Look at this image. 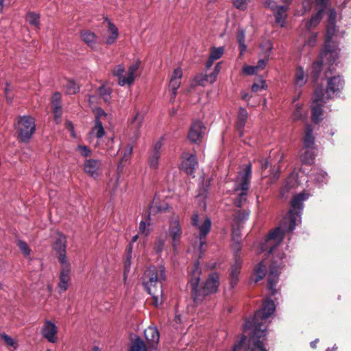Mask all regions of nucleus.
I'll use <instances>...</instances> for the list:
<instances>
[{
    "mask_svg": "<svg viewBox=\"0 0 351 351\" xmlns=\"http://www.w3.org/2000/svg\"><path fill=\"white\" fill-rule=\"evenodd\" d=\"M285 258L283 252H279L274 257L269 265L267 279L269 296L263 302V308L255 313L252 319H247L243 325L245 332L252 330L248 347L245 351H267L263 344L267 335V320L276 311V305L272 297L278 293L276 286L278 282L281 269L285 266L283 261Z\"/></svg>",
    "mask_w": 351,
    "mask_h": 351,
    "instance_id": "1",
    "label": "nucleus"
},
{
    "mask_svg": "<svg viewBox=\"0 0 351 351\" xmlns=\"http://www.w3.org/2000/svg\"><path fill=\"white\" fill-rule=\"evenodd\" d=\"M310 194L306 192H301L294 195L291 201V208L287 215L282 221L280 227L273 230L268 234V239L276 240L280 242L282 240L285 232H292L297 224L301 222V215L304 209V202L307 200Z\"/></svg>",
    "mask_w": 351,
    "mask_h": 351,
    "instance_id": "2",
    "label": "nucleus"
},
{
    "mask_svg": "<svg viewBox=\"0 0 351 351\" xmlns=\"http://www.w3.org/2000/svg\"><path fill=\"white\" fill-rule=\"evenodd\" d=\"M200 276L199 263L195 262L189 280L191 297L195 304L201 303L205 297L216 293L219 285V277L216 273L210 274L203 285L199 284Z\"/></svg>",
    "mask_w": 351,
    "mask_h": 351,
    "instance_id": "3",
    "label": "nucleus"
},
{
    "mask_svg": "<svg viewBox=\"0 0 351 351\" xmlns=\"http://www.w3.org/2000/svg\"><path fill=\"white\" fill-rule=\"evenodd\" d=\"M165 278V269L162 265L149 267L144 273L143 284L152 296L153 304L156 306L163 303L162 282Z\"/></svg>",
    "mask_w": 351,
    "mask_h": 351,
    "instance_id": "4",
    "label": "nucleus"
},
{
    "mask_svg": "<svg viewBox=\"0 0 351 351\" xmlns=\"http://www.w3.org/2000/svg\"><path fill=\"white\" fill-rule=\"evenodd\" d=\"M251 177L252 165L248 163L235 178L234 190L237 193V195L234 200V204L238 208L242 207L247 201Z\"/></svg>",
    "mask_w": 351,
    "mask_h": 351,
    "instance_id": "5",
    "label": "nucleus"
},
{
    "mask_svg": "<svg viewBox=\"0 0 351 351\" xmlns=\"http://www.w3.org/2000/svg\"><path fill=\"white\" fill-rule=\"evenodd\" d=\"M338 49H330L328 43L324 45V49L321 52L319 60L314 62L312 64V73H313L315 80H317L321 73L323 63L325 60L328 64V72H332L334 69V64L339 58ZM328 71L326 72V73Z\"/></svg>",
    "mask_w": 351,
    "mask_h": 351,
    "instance_id": "6",
    "label": "nucleus"
},
{
    "mask_svg": "<svg viewBox=\"0 0 351 351\" xmlns=\"http://www.w3.org/2000/svg\"><path fill=\"white\" fill-rule=\"evenodd\" d=\"M16 130L20 140L27 143L36 131L34 119L30 116L20 117L16 125Z\"/></svg>",
    "mask_w": 351,
    "mask_h": 351,
    "instance_id": "7",
    "label": "nucleus"
},
{
    "mask_svg": "<svg viewBox=\"0 0 351 351\" xmlns=\"http://www.w3.org/2000/svg\"><path fill=\"white\" fill-rule=\"evenodd\" d=\"M328 99L325 97L324 88L322 86L317 87L313 96V102L311 104L312 121L315 123H318L322 119L323 105Z\"/></svg>",
    "mask_w": 351,
    "mask_h": 351,
    "instance_id": "8",
    "label": "nucleus"
},
{
    "mask_svg": "<svg viewBox=\"0 0 351 351\" xmlns=\"http://www.w3.org/2000/svg\"><path fill=\"white\" fill-rule=\"evenodd\" d=\"M191 222L193 226L198 228L199 231V251L202 252V247L206 244V237L208 234L211 228V220L209 217H206L201 225H199V215L197 213L193 215L191 217Z\"/></svg>",
    "mask_w": 351,
    "mask_h": 351,
    "instance_id": "9",
    "label": "nucleus"
},
{
    "mask_svg": "<svg viewBox=\"0 0 351 351\" xmlns=\"http://www.w3.org/2000/svg\"><path fill=\"white\" fill-rule=\"evenodd\" d=\"M182 230L180 220L178 216H172L169 219V226L167 232V236L171 239V243L173 249L180 243Z\"/></svg>",
    "mask_w": 351,
    "mask_h": 351,
    "instance_id": "10",
    "label": "nucleus"
},
{
    "mask_svg": "<svg viewBox=\"0 0 351 351\" xmlns=\"http://www.w3.org/2000/svg\"><path fill=\"white\" fill-rule=\"evenodd\" d=\"M66 238L65 235L58 232L53 244V250L58 254V260L62 265L67 263L66 256Z\"/></svg>",
    "mask_w": 351,
    "mask_h": 351,
    "instance_id": "11",
    "label": "nucleus"
},
{
    "mask_svg": "<svg viewBox=\"0 0 351 351\" xmlns=\"http://www.w3.org/2000/svg\"><path fill=\"white\" fill-rule=\"evenodd\" d=\"M343 85L344 81L339 75L330 77L327 82L326 98L328 99L337 96L343 88Z\"/></svg>",
    "mask_w": 351,
    "mask_h": 351,
    "instance_id": "12",
    "label": "nucleus"
},
{
    "mask_svg": "<svg viewBox=\"0 0 351 351\" xmlns=\"http://www.w3.org/2000/svg\"><path fill=\"white\" fill-rule=\"evenodd\" d=\"M164 137H161L156 141L148 156V165L151 169L156 170L158 168L159 159L161 155V149L163 145Z\"/></svg>",
    "mask_w": 351,
    "mask_h": 351,
    "instance_id": "13",
    "label": "nucleus"
},
{
    "mask_svg": "<svg viewBox=\"0 0 351 351\" xmlns=\"http://www.w3.org/2000/svg\"><path fill=\"white\" fill-rule=\"evenodd\" d=\"M206 128L199 121H193L188 134V138L192 143H197L200 140L205 132Z\"/></svg>",
    "mask_w": 351,
    "mask_h": 351,
    "instance_id": "14",
    "label": "nucleus"
},
{
    "mask_svg": "<svg viewBox=\"0 0 351 351\" xmlns=\"http://www.w3.org/2000/svg\"><path fill=\"white\" fill-rule=\"evenodd\" d=\"M62 267L60 272V281L58 285L59 293L64 292L69 287L71 281V265L67 262L64 265H62Z\"/></svg>",
    "mask_w": 351,
    "mask_h": 351,
    "instance_id": "15",
    "label": "nucleus"
},
{
    "mask_svg": "<svg viewBox=\"0 0 351 351\" xmlns=\"http://www.w3.org/2000/svg\"><path fill=\"white\" fill-rule=\"evenodd\" d=\"M144 335L146 339L150 351H155L160 339V334L156 327L149 326L144 331Z\"/></svg>",
    "mask_w": 351,
    "mask_h": 351,
    "instance_id": "16",
    "label": "nucleus"
},
{
    "mask_svg": "<svg viewBox=\"0 0 351 351\" xmlns=\"http://www.w3.org/2000/svg\"><path fill=\"white\" fill-rule=\"evenodd\" d=\"M241 265V258L237 252H234V263L231 265L230 274V284L232 288H234L237 285Z\"/></svg>",
    "mask_w": 351,
    "mask_h": 351,
    "instance_id": "17",
    "label": "nucleus"
},
{
    "mask_svg": "<svg viewBox=\"0 0 351 351\" xmlns=\"http://www.w3.org/2000/svg\"><path fill=\"white\" fill-rule=\"evenodd\" d=\"M101 162L96 159H86L84 163V171L91 177L96 178L101 174Z\"/></svg>",
    "mask_w": 351,
    "mask_h": 351,
    "instance_id": "18",
    "label": "nucleus"
},
{
    "mask_svg": "<svg viewBox=\"0 0 351 351\" xmlns=\"http://www.w3.org/2000/svg\"><path fill=\"white\" fill-rule=\"evenodd\" d=\"M57 332L58 328L56 324L49 320H46L42 329L43 337L49 342L54 343L58 340Z\"/></svg>",
    "mask_w": 351,
    "mask_h": 351,
    "instance_id": "19",
    "label": "nucleus"
},
{
    "mask_svg": "<svg viewBox=\"0 0 351 351\" xmlns=\"http://www.w3.org/2000/svg\"><path fill=\"white\" fill-rule=\"evenodd\" d=\"M250 211L248 209H239L234 212L232 216V227H243L245 223L248 220Z\"/></svg>",
    "mask_w": 351,
    "mask_h": 351,
    "instance_id": "20",
    "label": "nucleus"
},
{
    "mask_svg": "<svg viewBox=\"0 0 351 351\" xmlns=\"http://www.w3.org/2000/svg\"><path fill=\"white\" fill-rule=\"evenodd\" d=\"M197 165L196 157L193 154L183 156L182 169L189 175H193Z\"/></svg>",
    "mask_w": 351,
    "mask_h": 351,
    "instance_id": "21",
    "label": "nucleus"
},
{
    "mask_svg": "<svg viewBox=\"0 0 351 351\" xmlns=\"http://www.w3.org/2000/svg\"><path fill=\"white\" fill-rule=\"evenodd\" d=\"M313 127L307 124L304 130V135L303 137L304 149H315V136L313 134Z\"/></svg>",
    "mask_w": 351,
    "mask_h": 351,
    "instance_id": "22",
    "label": "nucleus"
},
{
    "mask_svg": "<svg viewBox=\"0 0 351 351\" xmlns=\"http://www.w3.org/2000/svg\"><path fill=\"white\" fill-rule=\"evenodd\" d=\"M269 158L271 159L272 163L274 164L273 167L271 169L273 178L277 179L280 174V167H276V164L281 162L284 159V154L278 150L274 153H271L269 156Z\"/></svg>",
    "mask_w": 351,
    "mask_h": 351,
    "instance_id": "23",
    "label": "nucleus"
},
{
    "mask_svg": "<svg viewBox=\"0 0 351 351\" xmlns=\"http://www.w3.org/2000/svg\"><path fill=\"white\" fill-rule=\"evenodd\" d=\"M248 113L243 108H240L238 113L237 121V130L239 133V136H242L244 132V128L247 121Z\"/></svg>",
    "mask_w": 351,
    "mask_h": 351,
    "instance_id": "24",
    "label": "nucleus"
},
{
    "mask_svg": "<svg viewBox=\"0 0 351 351\" xmlns=\"http://www.w3.org/2000/svg\"><path fill=\"white\" fill-rule=\"evenodd\" d=\"M141 62L139 60L133 63L130 66L127 71L128 80L122 79L120 82V86H123L125 85H131L134 80V74L140 66Z\"/></svg>",
    "mask_w": 351,
    "mask_h": 351,
    "instance_id": "25",
    "label": "nucleus"
},
{
    "mask_svg": "<svg viewBox=\"0 0 351 351\" xmlns=\"http://www.w3.org/2000/svg\"><path fill=\"white\" fill-rule=\"evenodd\" d=\"M288 10V5H279L274 11H273L276 22L280 24L282 27L285 24L287 12Z\"/></svg>",
    "mask_w": 351,
    "mask_h": 351,
    "instance_id": "26",
    "label": "nucleus"
},
{
    "mask_svg": "<svg viewBox=\"0 0 351 351\" xmlns=\"http://www.w3.org/2000/svg\"><path fill=\"white\" fill-rule=\"evenodd\" d=\"M61 95L59 93H55L51 98V105L54 113L55 120L57 121L61 117Z\"/></svg>",
    "mask_w": 351,
    "mask_h": 351,
    "instance_id": "27",
    "label": "nucleus"
},
{
    "mask_svg": "<svg viewBox=\"0 0 351 351\" xmlns=\"http://www.w3.org/2000/svg\"><path fill=\"white\" fill-rule=\"evenodd\" d=\"M243 227H232V240L234 241V243L233 245V248L234 250V252H239L241 250V229Z\"/></svg>",
    "mask_w": 351,
    "mask_h": 351,
    "instance_id": "28",
    "label": "nucleus"
},
{
    "mask_svg": "<svg viewBox=\"0 0 351 351\" xmlns=\"http://www.w3.org/2000/svg\"><path fill=\"white\" fill-rule=\"evenodd\" d=\"M300 160L304 164H312L315 160L314 149H304L302 148L300 155Z\"/></svg>",
    "mask_w": 351,
    "mask_h": 351,
    "instance_id": "29",
    "label": "nucleus"
},
{
    "mask_svg": "<svg viewBox=\"0 0 351 351\" xmlns=\"http://www.w3.org/2000/svg\"><path fill=\"white\" fill-rule=\"evenodd\" d=\"M315 183L322 185L326 184L328 180V176L326 172L322 169H318L311 175Z\"/></svg>",
    "mask_w": 351,
    "mask_h": 351,
    "instance_id": "30",
    "label": "nucleus"
},
{
    "mask_svg": "<svg viewBox=\"0 0 351 351\" xmlns=\"http://www.w3.org/2000/svg\"><path fill=\"white\" fill-rule=\"evenodd\" d=\"M90 134L94 135L97 138H101L105 135V130L101 121L99 119L95 120V125Z\"/></svg>",
    "mask_w": 351,
    "mask_h": 351,
    "instance_id": "31",
    "label": "nucleus"
},
{
    "mask_svg": "<svg viewBox=\"0 0 351 351\" xmlns=\"http://www.w3.org/2000/svg\"><path fill=\"white\" fill-rule=\"evenodd\" d=\"M307 75H305L303 69L298 66L295 72V84L298 87H301L306 84Z\"/></svg>",
    "mask_w": 351,
    "mask_h": 351,
    "instance_id": "32",
    "label": "nucleus"
},
{
    "mask_svg": "<svg viewBox=\"0 0 351 351\" xmlns=\"http://www.w3.org/2000/svg\"><path fill=\"white\" fill-rule=\"evenodd\" d=\"M266 274V266L263 261L260 262L254 269V282L256 283L261 280Z\"/></svg>",
    "mask_w": 351,
    "mask_h": 351,
    "instance_id": "33",
    "label": "nucleus"
},
{
    "mask_svg": "<svg viewBox=\"0 0 351 351\" xmlns=\"http://www.w3.org/2000/svg\"><path fill=\"white\" fill-rule=\"evenodd\" d=\"M112 75L118 77V84L120 85V82L122 79L128 80V75L125 73V67L122 64L116 66L112 71Z\"/></svg>",
    "mask_w": 351,
    "mask_h": 351,
    "instance_id": "34",
    "label": "nucleus"
},
{
    "mask_svg": "<svg viewBox=\"0 0 351 351\" xmlns=\"http://www.w3.org/2000/svg\"><path fill=\"white\" fill-rule=\"evenodd\" d=\"M80 36L82 40L89 46H92L95 43L96 35L89 30L82 31Z\"/></svg>",
    "mask_w": 351,
    "mask_h": 351,
    "instance_id": "35",
    "label": "nucleus"
},
{
    "mask_svg": "<svg viewBox=\"0 0 351 351\" xmlns=\"http://www.w3.org/2000/svg\"><path fill=\"white\" fill-rule=\"evenodd\" d=\"M130 351H147L144 341L136 337L131 343Z\"/></svg>",
    "mask_w": 351,
    "mask_h": 351,
    "instance_id": "36",
    "label": "nucleus"
},
{
    "mask_svg": "<svg viewBox=\"0 0 351 351\" xmlns=\"http://www.w3.org/2000/svg\"><path fill=\"white\" fill-rule=\"evenodd\" d=\"M324 14V11H322L320 10H317V12L313 16L309 21L306 23V28L308 29H310L313 27L316 26L321 21L322 16Z\"/></svg>",
    "mask_w": 351,
    "mask_h": 351,
    "instance_id": "37",
    "label": "nucleus"
},
{
    "mask_svg": "<svg viewBox=\"0 0 351 351\" xmlns=\"http://www.w3.org/2000/svg\"><path fill=\"white\" fill-rule=\"evenodd\" d=\"M98 93L106 103H110L112 89L106 86H101L98 89Z\"/></svg>",
    "mask_w": 351,
    "mask_h": 351,
    "instance_id": "38",
    "label": "nucleus"
},
{
    "mask_svg": "<svg viewBox=\"0 0 351 351\" xmlns=\"http://www.w3.org/2000/svg\"><path fill=\"white\" fill-rule=\"evenodd\" d=\"M64 88L66 94L74 95L80 90V86L73 80H68Z\"/></svg>",
    "mask_w": 351,
    "mask_h": 351,
    "instance_id": "39",
    "label": "nucleus"
},
{
    "mask_svg": "<svg viewBox=\"0 0 351 351\" xmlns=\"http://www.w3.org/2000/svg\"><path fill=\"white\" fill-rule=\"evenodd\" d=\"M335 32V23H328L327 25V32H326V40L325 41V45L328 43L329 45L330 49H335L332 48L330 45V40L332 39L333 35Z\"/></svg>",
    "mask_w": 351,
    "mask_h": 351,
    "instance_id": "40",
    "label": "nucleus"
},
{
    "mask_svg": "<svg viewBox=\"0 0 351 351\" xmlns=\"http://www.w3.org/2000/svg\"><path fill=\"white\" fill-rule=\"evenodd\" d=\"M40 16L35 12H29L26 16V21L30 25L34 26L36 28H39L40 24Z\"/></svg>",
    "mask_w": 351,
    "mask_h": 351,
    "instance_id": "41",
    "label": "nucleus"
},
{
    "mask_svg": "<svg viewBox=\"0 0 351 351\" xmlns=\"http://www.w3.org/2000/svg\"><path fill=\"white\" fill-rule=\"evenodd\" d=\"M195 83L197 85L199 86H205L206 82L210 83V77L208 75L204 74V73H199L194 78Z\"/></svg>",
    "mask_w": 351,
    "mask_h": 351,
    "instance_id": "42",
    "label": "nucleus"
},
{
    "mask_svg": "<svg viewBox=\"0 0 351 351\" xmlns=\"http://www.w3.org/2000/svg\"><path fill=\"white\" fill-rule=\"evenodd\" d=\"M237 40L239 44L241 51L245 50L246 47L245 45V31L243 29H239L237 32Z\"/></svg>",
    "mask_w": 351,
    "mask_h": 351,
    "instance_id": "43",
    "label": "nucleus"
},
{
    "mask_svg": "<svg viewBox=\"0 0 351 351\" xmlns=\"http://www.w3.org/2000/svg\"><path fill=\"white\" fill-rule=\"evenodd\" d=\"M119 180V176L116 175L114 177L110 178L108 183V189L112 192H115L118 189V184Z\"/></svg>",
    "mask_w": 351,
    "mask_h": 351,
    "instance_id": "44",
    "label": "nucleus"
},
{
    "mask_svg": "<svg viewBox=\"0 0 351 351\" xmlns=\"http://www.w3.org/2000/svg\"><path fill=\"white\" fill-rule=\"evenodd\" d=\"M223 47H213L211 49L210 57L212 58V59L214 60H218L219 59L223 53Z\"/></svg>",
    "mask_w": 351,
    "mask_h": 351,
    "instance_id": "45",
    "label": "nucleus"
},
{
    "mask_svg": "<svg viewBox=\"0 0 351 351\" xmlns=\"http://www.w3.org/2000/svg\"><path fill=\"white\" fill-rule=\"evenodd\" d=\"M17 245L25 256H28L30 255L31 250L29 247L28 245L26 243V242L23 241H19Z\"/></svg>",
    "mask_w": 351,
    "mask_h": 351,
    "instance_id": "46",
    "label": "nucleus"
},
{
    "mask_svg": "<svg viewBox=\"0 0 351 351\" xmlns=\"http://www.w3.org/2000/svg\"><path fill=\"white\" fill-rule=\"evenodd\" d=\"M127 255L126 258L124 262V272H128L130 268L131 265V258H132V247L130 246V247L127 250Z\"/></svg>",
    "mask_w": 351,
    "mask_h": 351,
    "instance_id": "47",
    "label": "nucleus"
},
{
    "mask_svg": "<svg viewBox=\"0 0 351 351\" xmlns=\"http://www.w3.org/2000/svg\"><path fill=\"white\" fill-rule=\"evenodd\" d=\"M267 87V84L265 81L261 80L258 82L254 83L252 85L251 89L253 92L256 93L260 90L265 89Z\"/></svg>",
    "mask_w": 351,
    "mask_h": 351,
    "instance_id": "48",
    "label": "nucleus"
},
{
    "mask_svg": "<svg viewBox=\"0 0 351 351\" xmlns=\"http://www.w3.org/2000/svg\"><path fill=\"white\" fill-rule=\"evenodd\" d=\"M181 84L180 80H170L169 86L171 88L172 95L173 97H176L177 90L180 88Z\"/></svg>",
    "mask_w": 351,
    "mask_h": 351,
    "instance_id": "49",
    "label": "nucleus"
},
{
    "mask_svg": "<svg viewBox=\"0 0 351 351\" xmlns=\"http://www.w3.org/2000/svg\"><path fill=\"white\" fill-rule=\"evenodd\" d=\"M77 150L84 157H88L90 156L92 154V151L87 146L85 145H78L77 147Z\"/></svg>",
    "mask_w": 351,
    "mask_h": 351,
    "instance_id": "50",
    "label": "nucleus"
},
{
    "mask_svg": "<svg viewBox=\"0 0 351 351\" xmlns=\"http://www.w3.org/2000/svg\"><path fill=\"white\" fill-rule=\"evenodd\" d=\"M220 69H221V65H220V63L219 62L215 66L213 71L210 74L208 75L209 77H210V84L213 83L215 81L217 76L218 75L219 73L220 72Z\"/></svg>",
    "mask_w": 351,
    "mask_h": 351,
    "instance_id": "51",
    "label": "nucleus"
},
{
    "mask_svg": "<svg viewBox=\"0 0 351 351\" xmlns=\"http://www.w3.org/2000/svg\"><path fill=\"white\" fill-rule=\"evenodd\" d=\"M233 5L235 8L241 10H245L247 7V0H233Z\"/></svg>",
    "mask_w": 351,
    "mask_h": 351,
    "instance_id": "52",
    "label": "nucleus"
},
{
    "mask_svg": "<svg viewBox=\"0 0 351 351\" xmlns=\"http://www.w3.org/2000/svg\"><path fill=\"white\" fill-rule=\"evenodd\" d=\"M328 2V0H313L316 8L324 12L327 7Z\"/></svg>",
    "mask_w": 351,
    "mask_h": 351,
    "instance_id": "53",
    "label": "nucleus"
},
{
    "mask_svg": "<svg viewBox=\"0 0 351 351\" xmlns=\"http://www.w3.org/2000/svg\"><path fill=\"white\" fill-rule=\"evenodd\" d=\"M142 120V117L140 116L139 113H136L131 123L132 127L136 129H139L141 125Z\"/></svg>",
    "mask_w": 351,
    "mask_h": 351,
    "instance_id": "54",
    "label": "nucleus"
},
{
    "mask_svg": "<svg viewBox=\"0 0 351 351\" xmlns=\"http://www.w3.org/2000/svg\"><path fill=\"white\" fill-rule=\"evenodd\" d=\"M302 118V107L299 104L295 105V109L293 112V119L296 121Z\"/></svg>",
    "mask_w": 351,
    "mask_h": 351,
    "instance_id": "55",
    "label": "nucleus"
},
{
    "mask_svg": "<svg viewBox=\"0 0 351 351\" xmlns=\"http://www.w3.org/2000/svg\"><path fill=\"white\" fill-rule=\"evenodd\" d=\"M243 71L247 75H254L257 72V67L255 66H245Z\"/></svg>",
    "mask_w": 351,
    "mask_h": 351,
    "instance_id": "56",
    "label": "nucleus"
},
{
    "mask_svg": "<svg viewBox=\"0 0 351 351\" xmlns=\"http://www.w3.org/2000/svg\"><path fill=\"white\" fill-rule=\"evenodd\" d=\"M261 167L262 170L266 169L269 166H272L274 164L272 163V160L271 158L261 159L260 160Z\"/></svg>",
    "mask_w": 351,
    "mask_h": 351,
    "instance_id": "57",
    "label": "nucleus"
},
{
    "mask_svg": "<svg viewBox=\"0 0 351 351\" xmlns=\"http://www.w3.org/2000/svg\"><path fill=\"white\" fill-rule=\"evenodd\" d=\"M246 340V336L243 335L239 341H238L236 344L234 345L232 348V351H239L242 348L244 342Z\"/></svg>",
    "mask_w": 351,
    "mask_h": 351,
    "instance_id": "58",
    "label": "nucleus"
},
{
    "mask_svg": "<svg viewBox=\"0 0 351 351\" xmlns=\"http://www.w3.org/2000/svg\"><path fill=\"white\" fill-rule=\"evenodd\" d=\"M182 77V71L180 68H176L174 69L173 73L171 75V80H181Z\"/></svg>",
    "mask_w": 351,
    "mask_h": 351,
    "instance_id": "59",
    "label": "nucleus"
},
{
    "mask_svg": "<svg viewBox=\"0 0 351 351\" xmlns=\"http://www.w3.org/2000/svg\"><path fill=\"white\" fill-rule=\"evenodd\" d=\"M147 225L149 226L150 223L149 222H147V221H141L140 222V224H139V231H140V232H141L143 234H145L146 235L149 233V230L146 229Z\"/></svg>",
    "mask_w": 351,
    "mask_h": 351,
    "instance_id": "60",
    "label": "nucleus"
},
{
    "mask_svg": "<svg viewBox=\"0 0 351 351\" xmlns=\"http://www.w3.org/2000/svg\"><path fill=\"white\" fill-rule=\"evenodd\" d=\"M1 337L7 345L12 346V347L14 346L15 342H14V339L12 338H11L10 336H8L5 334H3V335H1Z\"/></svg>",
    "mask_w": 351,
    "mask_h": 351,
    "instance_id": "61",
    "label": "nucleus"
},
{
    "mask_svg": "<svg viewBox=\"0 0 351 351\" xmlns=\"http://www.w3.org/2000/svg\"><path fill=\"white\" fill-rule=\"evenodd\" d=\"M107 117V114L101 108H99L97 110V114L95 116V120H100L102 121L103 119H106Z\"/></svg>",
    "mask_w": 351,
    "mask_h": 351,
    "instance_id": "62",
    "label": "nucleus"
},
{
    "mask_svg": "<svg viewBox=\"0 0 351 351\" xmlns=\"http://www.w3.org/2000/svg\"><path fill=\"white\" fill-rule=\"evenodd\" d=\"M316 40H317V34H313L308 38V40L306 41L305 44L310 47H313L315 45Z\"/></svg>",
    "mask_w": 351,
    "mask_h": 351,
    "instance_id": "63",
    "label": "nucleus"
},
{
    "mask_svg": "<svg viewBox=\"0 0 351 351\" xmlns=\"http://www.w3.org/2000/svg\"><path fill=\"white\" fill-rule=\"evenodd\" d=\"M165 245V241L162 239H160L157 241L155 245V250L157 253H160Z\"/></svg>",
    "mask_w": 351,
    "mask_h": 351,
    "instance_id": "64",
    "label": "nucleus"
}]
</instances>
